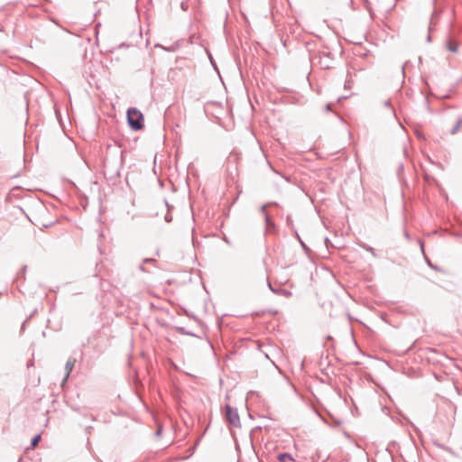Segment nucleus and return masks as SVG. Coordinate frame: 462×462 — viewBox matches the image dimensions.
Masks as SVG:
<instances>
[{
	"label": "nucleus",
	"mask_w": 462,
	"mask_h": 462,
	"mask_svg": "<svg viewBox=\"0 0 462 462\" xmlns=\"http://www.w3.org/2000/svg\"><path fill=\"white\" fill-rule=\"evenodd\" d=\"M366 250H367L368 252H371V253H373V254H374V248H372V247H368Z\"/></svg>",
	"instance_id": "obj_19"
},
{
	"label": "nucleus",
	"mask_w": 462,
	"mask_h": 462,
	"mask_svg": "<svg viewBox=\"0 0 462 462\" xmlns=\"http://www.w3.org/2000/svg\"><path fill=\"white\" fill-rule=\"evenodd\" d=\"M296 236H297V237H298V239H299V241H300V243L301 246H302L303 248H307L306 245H305V244H304V242L300 239V236L298 235V233H297V232H296Z\"/></svg>",
	"instance_id": "obj_15"
},
{
	"label": "nucleus",
	"mask_w": 462,
	"mask_h": 462,
	"mask_svg": "<svg viewBox=\"0 0 462 462\" xmlns=\"http://www.w3.org/2000/svg\"><path fill=\"white\" fill-rule=\"evenodd\" d=\"M462 125V118H458L455 124V125L450 129L449 133L450 134L454 135L456 134Z\"/></svg>",
	"instance_id": "obj_9"
},
{
	"label": "nucleus",
	"mask_w": 462,
	"mask_h": 462,
	"mask_svg": "<svg viewBox=\"0 0 462 462\" xmlns=\"http://www.w3.org/2000/svg\"><path fill=\"white\" fill-rule=\"evenodd\" d=\"M40 440H41V435L40 434L35 435L31 440V447L35 448L38 445V443L40 442Z\"/></svg>",
	"instance_id": "obj_12"
},
{
	"label": "nucleus",
	"mask_w": 462,
	"mask_h": 462,
	"mask_svg": "<svg viewBox=\"0 0 462 462\" xmlns=\"http://www.w3.org/2000/svg\"><path fill=\"white\" fill-rule=\"evenodd\" d=\"M277 458L280 462H287L293 460L291 455L289 453H281L278 455Z\"/></svg>",
	"instance_id": "obj_8"
},
{
	"label": "nucleus",
	"mask_w": 462,
	"mask_h": 462,
	"mask_svg": "<svg viewBox=\"0 0 462 462\" xmlns=\"http://www.w3.org/2000/svg\"><path fill=\"white\" fill-rule=\"evenodd\" d=\"M383 106L388 110L390 116H392L394 118L396 117L395 110L392 106L390 99L383 101Z\"/></svg>",
	"instance_id": "obj_6"
},
{
	"label": "nucleus",
	"mask_w": 462,
	"mask_h": 462,
	"mask_svg": "<svg viewBox=\"0 0 462 462\" xmlns=\"http://www.w3.org/2000/svg\"><path fill=\"white\" fill-rule=\"evenodd\" d=\"M319 62L322 68L329 69L331 68L332 63V54L329 51H320L319 52Z\"/></svg>",
	"instance_id": "obj_3"
},
{
	"label": "nucleus",
	"mask_w": 462,
	"mask_h": 462,
	"mask_svg": "<svg viewBox=\"0 0 462 462\" xmlns=\"http://www.w3.org/2000/svg\"><path fill=\"white\" fill-rule=\"evenodd\" d=\"M138 269H139L141 272H143V273H145V272H146V270H145V268L143 267V263L139 266V268H138Z\"/></svg>",
	"instance_id": "obj_17"
},
{
	"label": "nucleus",
	"mask_w": 462,
	"mask_h": 462,
	"mask_svg": "<svg viewBox=\"0 0 462 462\" xmlns=\"http://www.w3.org/2000/svg\"><path fill=\"white\" fill-rule=\"evenodd\" d=\"M127 123L131 129L134 131L142 130L144 127L143 115L136 108L131 107L127 110Z\"/></svg>",
	"instance_id": "obj_1"
},
{
	"label": "nucleus",
	"mask_w": 462,
	"mask_h": 462,
	"mask_svg": "<svg viewBox=\"0 0 462 462\" xmlns=\"http://www.w3.org/2000/svg\"><path fill=\"white\" fill-rule=\"evenodd\" d=\"M266 206L261 207V211L264 214L265 217V222L267 226H274L273 222L270 219L269 216L265 213Z\"/></svg>",
	"instance_id": "obj_11"
},
{
	"label": "nucleus",
	"mask_w": 462,
	"mask_h": 462,
	"mask_svg": "<svg viewBox=\"0 0 462 462\" xmlns=\"http://www.w3.org/2000/svg\"><path fill=\"white\" fill-rule=\"evenodd\" d=\"M267 284H268V287L269 289L275 294H278V295H284V296H290L291 293L290 291H288L287 290L285 289H282L281 287L279 288H274L273 287L272 283L268 281L267 282Z\"/></svg>",
	"instance_id": "obj_4"
},
{
	"label": "nucleus",
	"mask_w": 462,
	"mask_h": 462,
	"mask_svg": "<svg viewBox=\"0 0 462 462\" xmlns=\"http://www.w3.org/2000/svg\"><path fill=\"white\" fill-rule=\"evenodd\" d=\"M447 48L452 51V52H457V48H458V44L457 42L449 39L447 42Z\"/></svg>",
	"instance_id": "obj_7"
},
{
	"label": "nucleus",
	"mask_w": 462,
	"mask_h": 462,
	"mask_svg": "<svg viewBox=\"0 0 462 462\" xmlns=\"http://www.w3.org/2000/svg\"><path fill=\"white\" fill-rule=\"evenodd\" d=\"M143 264H153L155 265L156 260L154 258H143L142 261Z\"/></svg>",
	"instance_id": "obj_13"
},
{
	"label": "nucleus",
	"mask_w": 462,
	"mask_h": 462,
	"mask_svg": "<svg viewBox=\"0 0 462 462\" xmlns=\"http://www.w3.org/2000/svg\"><path fill=\"white\" fill-rule=\"evenodd\" d=\"M429 266H430V268L434 269V270H438V268H437L434 264H432V263H429Z\"/></svg>",
	"instance_id": "obj_18"
},
{
	"label": "nucleus",
	"mask_w": 462,
	"mask_h": 462,
	"mask_svg": "<svg viewBox=\"0 0 462 462\" xmlns=\"http://www.w3.org/2000/svg\"><path fill=\"white\" fill-rule=\"evenodd\" d=\"M175 330L181 335H187V336H191V337L196 336L194 333L186 330L185 328H183V327H175Z\"/></svg>",
	"instance_id": "obj_10"
},
{
	"label": "nucleus",
	"mask_w": 462,
	"mask_h": 462,
	"mask_svg": "<svg viewBox=\"0 0 462 462\" xmlns=\"http://www.w3.org/2000/svg\"><path fill=\"white\" fill-rule=\"evenodd\" d=\"M225 411H226L225 417H226V420L228 421V423L230 425H232L233 427L240 428L241 421H240V417L237 412V410L231 407V405L226 404L225 406Z\"/></svg>",
	"instance_id": "obj_2"
},
{
	"label": "nucleus",
	"mask_w": 462,
	"mask_h": 462,
	"mask_svg": "<svg viewBox=\"0 0 462 462\" xmlns=\"http://www.w3.org/2000/svg\"><path fill=\"white\" fill-rule=\"evenodd\" d=\"M165 221H166V222H171V217L169 214H167V215L165 216Z\"/></svg>",
	"instance_id": "obj_16"
},
{
	"label": "nucleus",
	"mask_w": 462,
	"mask_h": 462,
	"mask_svg": "<svg viewBox=\"0 0 462 462\" xmlns=\"http://www.w3.org/2000/svg\"><path fill=\"white\" fill-rule=\"evenodd\" d=\"M404 236H405L406 238H408V239L410 238V236H409V234L407 232L404 233Z\"/></svg>",
	"instance_id": "obj_20"
},
{
	"label": "nucleus",
	"mask_w": 462,
	"mask_h": 462,
	"mask_svg": "<svg viewBox=\"0 0 462 462\" xmlns=\"http://www.w3.org/2000/svg\"><path fill=\"white\" fill-rule=\"evenodd\" d=\"M432 26H433V23H432V19L430 20V25H429V34L426 38V41L428 42H431V36H430V32L432 31Z\"/></svg>",
	"instance_id": "obj_14"
},
{
	"label": "nucleus",
	"mask_w": 462,
	"mask_h": 462,
	"mask_svg": "<svg viewBox=\"0 0 462 462\" xmlns=\"http://www.w3.org/2000/svg\"><path fill=\"white\" fill-rule=\"evenodd\" d=\"M75 363H76V359L75 358L69 357L68 359V361H67V363L65 365L66 375L64 377L63 382H65L68 379L70 372L73 370Z\"/></svg>",
	"instance_id": "obj_5"
}]
</instances>
